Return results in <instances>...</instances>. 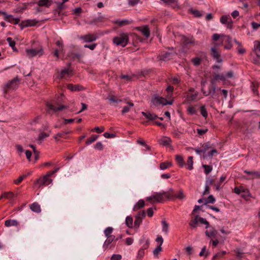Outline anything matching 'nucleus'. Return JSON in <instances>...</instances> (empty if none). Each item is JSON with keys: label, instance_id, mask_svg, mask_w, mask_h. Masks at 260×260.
I'll list each match as a JSON object with an SVG mask.
<instances>
[{"label": "nucleus", "instance_id": "f257e3e1", "mask_svg": "<svg viewBox=\"0 0 260 260\" xmlns=\"http://www.w3.org/2000/svg\"><path fill=\"white\" fill-rule=\"evenodd\" d=\"M140 120L144 124H147L149 121H151L157 125L165 127L166 122L170 120V115H163L160 117L157 115H143L140 118Z\"/></svg>", "mask_w": 260, "mask_h": 260}, {"label": "nucleus", "instance_id": "f03ea898", "mask_svg": "<svg viewBox=\"0 0 260 260\" xmlns=\"http://www.w3.org/2000/svg\"><path fill=\"white\" fill-rule=\"evenodd\" d=\"M64 95L61 94L58 96L57 101L54 102L53 104H47V109L49 112H58L61 111L63 109H66L67 106L60 105L59 103L63 102V98Z\"/></svg>", "mask_w": 260, "mask_h": 260}, {"label": "nucleus", "instance_id": "7ed1b4c3", "mask_svg": "<svg viewBox=\"0 0 260 260\" xmlns=\"http://www.w3.org/2000/svg\"><path fill=\"white\" fill-rule=\"evenodd\" d=\"M171 194L170 192H168V191L155 193L152 196L147 197V200L152 203L161 202L164 201L165 198L169 199V197H170Z\"/></svg>", "mask_w": 260, "mask_h": 260}, {"label": "nucleus", "instance_id": "20e7f679", "mask_svg": "<svg viewBox=\"0 0 260 260\" xmlns=\"http://www.w3.org/2000/svg\"><path fill=\"white\" fill-rule=\"evenodd\" d=\"M128 41V35L125 33L120 34L113 39L114 44L121 47H125L127 44Z\"/></svg>", "mask_w": 260, "mask_h": 260}, {"label": "nucleus", "instance_id": "39448f33", "mask_svg": "<svg viewBox=\"0 0 260 260\" xmlns=\"http://www.w3.org/2000/svg\"><path fill=\"white\" fill-rule=\"evenodd\" d=\"M199 223L205 224L206 229H209L211 227L210 226L209 222L206 219L200 217L199 215H196L194 218L190 221L189 225L191 229H193L197 227Z\"/></svg>", "mask_w": 260, "mask_h": 260}, {"label": "nucleus", "instance_id": "423d86ee", "mask_svg": "<svg viewBox=\"0 0 260 260\" xmlns=\"http://www.w3.org/2000/svg\"><path fill=\"white\" fill-rule=\"evenodd\" d=\"M27 55L29 57L35 56H41L44 54V49L43 47L39 44L36 47H31L30 49L26 50Z\"/></svg>", "mask_w": 260, "mask_h": 260}, {"label": "nucleus", "instance_id": "0eeeda50", "mask_svg": "<svg viewBox=\"0 0 260 260\" xmlns=\"http://www.w3.org/2000/svg\"><path fill=\"white\" fill-rule=\"evenodd\" d=\"M151 103L155 106H165L167 105H172L173 103V100H167L164 98L159 96L157 95H154L151 100Z\"/></svg>", "mask_w": 260, "mask_h": 260}, {"label": "nucleus", "instance_id": "6e6552de", "mask_svg": "<svg viewBox=\"0 0 260 260\" xmlns=\"http://www.w3.org/2000/svg\"><path fill=\"white\" fill-rule=\"evenodd\" d=\"M52 179L47 178V176H43L37 179L34 185V187L36 188H39L42 186H46L50 184L52 182Z\"/></svg>", "mask_w": 260, "mask_h": 260}, {"label": "nucleus", "instance_id": "1a4fd4ad", "mask_svg": "<svg viewBox=\"0 0 260 260\" xmlns=\"http://www.w3.org/2000/svg\"><path fill=\"white\" fill-rule=\"evenodd\" d=\"M106 238L107 239L103 245L104 250H107L114 248L115 246V242L118 240V238H116L115 236H110Z\"/></svg>", "mask_w": 260, "mask_h": 260}, {"label": "nucleus", "instance_id": "9d476101", "mask_svg": "<svg viewBox=\"0 0 260 260\" xmlns=\"http://www.w3.org/2000/svg\"><path fill=\"white\" fill-rule=\"evenodd\" d=\"M207 82L205 80H202L201 81L202 85V91L205 96L211 95L212 98H213L215 93V85H212V90H206V84Z\"/></svg>", "mask_w": 260, "mask_h": 260}, {"label": "nucleus", "instance_id": "9b49d317", "mask_svg": "<svg viewBox=\"0 0 260 260\" xmlns=\"http://www.w3.org/2000/svg\"><path fill=\"white\" fill-rule=\"evenodd\" d=\"M146 213L144 210L139 212L135 216L134 227L138 229L142 222L143 219L145 217Z\"/></svg>", "mask_w": 260, "mask_h": 260}, {"label": "nucleus", "instance_id": "f8f14e48", "mask_svg": "<svg viewBox=\"0 0 260 260\" xmlns=\"http://www.w3.org/2000/svg\"><path fill=\"white\" fill-rule=\"evenodd\" d=\"M168 192H170L171 194L170 197H169V200H173L175 198L182 200L185 198V195L184 194L183 191L182 189L180 190L178 193H175L174 190L172 188H170L168 190Z\"/></svg>", "mask_w": 260, "mask_h": 260}, {"label": "nucleus", "instance_id": "ddd939ff", "mask_svg": "<svg viewBox=\"0 0 260 260\" xmlns=\"http://www.w3.org/2000/svg\"><path fill=\"white\" fill-rule=\"evenodd\" d=\"M211 55L213 58L216 60L218 62H221L222 60L220 57V53L216 47H213L211 48Z\"/></svg>", "mask_w": 260, "mask_h": 260}, {"label": "nucleus", "instance_id": "4468645a", "mask_svg": "<svg viewBox=\"0 0 260 260\" xmlns=\"http://www.w3.org/2000/svg\"><path fill=\"white\" fill-rule=\"evenodd\" d=\"M79 38L83 40L85 42L89 43L95 41L98 38V37L95 34H88L84 36H81L79 37Z\"/></svg>", "mask_w": 260, "mask_h": 260}, {"label": "nucleus", "instance_id": "2eb2a0df", "mask_svg": "<svg viewBox=\"0 0 260 260\" xmlns=\"http://www.w3.org/2000/svg\"><path fill=\"white\" fill-rule=\"evenodd\" d=\"M172 140L171 139L166 136L162 137L161 138L158 140V143L164 146L169 147L172 148L171 145Z\"/></svg>", "mask_w": 260, "mask_h": 260}, {"label": "nucleus", "instance_id": "dca6fc26", "mask_svg": "<svg viewBox=\"0 0 260 260\" xmlns=\"http://www.w3.org/2000/svg\"><path fill=\"white\" fill-rule=\"evenodd\" d=\"M210 147L208 143H204L201 147L190 148L194 150L197 153L201 155L202 153L204 154Z\"/></svg>", "mask_w": 260, "mask_h": 260}, {"label": "nucleus", "instance_id": "f3484780", "mask_svg": "<svg viewBox=\"0 0 260 260\" xmlns=\"http://www.w3.org/2000/svg\"><path fill=\"white\" fill-rule=\"evenodd\" d=\"M217 233V231L213 227H211L205 231L206 236L212 240L216 238Z\"/></svg>", "mask_w": 260, "mask_h": 260}, {"label": "nucleus", "instance_id": "a211bd4d", "mask_svg": "<svg viewBox=\"0 0 260 260\" xmlns=\"http://www.w3.org/2000/svg\"><path fill=\"white\" fill-rule=\"evenodd\" d=\"M38 22L36 20H27L22 21L20 24L19 26L21 29H23L25 27L34 26Z\"/></svg>", "mask_w": 260, "mask_h": 260}, {"label": "nucleus", "instance_id": "6ab92c4d", "mask_svg": "<svg viewBox=\"0 0 260 260\" xmlns=\"http://www.w3.org/2000/svg\"><path fill=\"white\" fill-rule=\"evenodd\" d=\"M72 70L69 68H65L62 70L58 76L59 79H63L66 77H70L72 74Z\"/></svg>", "mask_w": 260, "mask_h": 260}, {"label": "nucleus", "instance_id": "aec40b11", "mask_svg": "<svg viewBox=\"0 0 260 260\" xmlns=\"http://www.w3.org/2000/svg\"><path fill=\"white\" fill-rule=\"evenodd\" d=\"M159 59L162 61H167L172 58V54L170 52H163L158 56Z\"/></svg>", "mask_w": 260, "mask_h": 260}, {"label": "nucleus", "instance_id": "412c9836", "mask_svg": "<svg viewBox=\"0 0 260 260\" xmlns=\"http://www.w3.org/2000/svg\"><path fill=\"white\" fill-rule=\"evenodd\" d=\"M190 91H193L192 93H188L187 95V100L188 101H194L198 99L199 93L198 92H194L192 89L189 90Z\"/></svg>", "mask_w": 260, "mask_h": 260}, {"label": "nucleus", "instance_id": "4be33fe9", "mask_svg": "<svg viewBox=\"0 0 260 260\" xmlns=\"http://www.w3.org/2000/svg\"><path fill=\"white\" fill-rule=\"evenodd\" d=\"M67 87L72 91H79L84 89V87L82 86L79 84L74 85L72 84H68L67 85Z\"/></svg>", "mask_w": 260, "mask_h": 260}, {"label": "nucleus", "instance_id": "5701e85b", "mask_svg": "<svg viewBox=\"0 0 260 260\" xmlns=\"http://www.w3.org/2000/svg\"><path fill=\"white\" fill-rule=\"evenodd\" d=\"M224 80L225 77L222 74L218 75L216 74L214 76L213 78L211 80V83L213 86L215 85V82L217 80Z\"/></svg>", "mask_w": 260, "mask_h": 260}, {"label": "nucleus", "instance_id": "b1692460", "mask_svg": "<svg viewBox=\"0 0 260 260\" xmlns=\"http://www.w3.org/2000/svg\"><path fill=\"white\" fill-rule=\"evenodd\" d=\"M16 85V78H14L13 79H12L11 81L8 82L6 85H5V88L7 89H14L15 86Z\"/></svg>", "mask_w": 260, "mask_h": 260}, {"label": "nucleus", "instance_id": "393cba45", "mask_svg": "<svg viewBox=\"0 0 260 260\" xmlns=\"http://www.w3.org/2000/svg\"><path fill=\"white\" fill-rule=\"evenodd\" d=\"M165 4L174 9L179 7L177 0H167L165 2Z\"/></svg>", "mask_w": 260, "mask_h": 260}, {"label": "nucleus", "instance_id": "a878e982", "mask_svg": "<svg viewBox=\"0 0 260 260\" xmlns=\"http://www.w3.org/2000/svg\"><path fill=\"white\" fill-rule=\"evenodd\" d=\"M145 205V202L143 200H140L136 204L133 208V210L136 211L144 207Z\"/></svg>", "mask_w": 260, "mask_h": 260}, {"label": "nucleus", "instance_id": "bb28decb", "mask_svg": "<svg viewBox=\"0 0 260 260\" xmlns=\"http://www.w3.org/2000/svg\"><path fill=\"white\" fill-rule=\"evenodd\" d=\"M181 41L182 43L186 45L189 44H194V41L192 38H189L184 36L182 37Z\"/></svg>", "mask_w": 260, "mask_h": 260}, {"label": "nucleus", "instance_id": "cd10ccee", "mask_svg": "<svg viewBox=\"0 0 260 260\" xmlns=\"http://www.w3.org/2000/svg\"><path fill=\"white\" fill-rule=\"evenodd\" d=\"M30 208L31 210L36 213H39L41 212V207L40 205L38 203H34L30 205Z\"/></svg>", "mask_w": 260, "mask_h": 260}, {"label": "nucleus", "instance_id": "c85d7f7f", "mask_svg": "<svg viewBox=\"0 0 260 260\" xmlns=\"http://www.w3.org/2000/svg\"><path fill=\"white\" fill-rule=\"evenodd\" d=\"M50 135L49 134H47L44 132L41 133L38 136L37 139V141L38 144H41L42 141H43L45 138L49 137Z\"/></svg>", "mask_w": 260, "mask_h": 260}, {"label": "nucleus", "instance_id": "c756f323", "mask_svg": "<svg viewBox=\"0 0 260 260\" xmlns=\"http://www.w3.org/2000/svg\"><path fill=\"white\" fill-rule=\"evenodd\" d=\"M172 166V163L171 161H165L159 165V168L161 170H165Z\"/></svg>", "mask_w": 260, "mask_h": 260}, {"label": "nucleus", "instance_id": "7c9ffc66", "mask_svg": "<svg viewBox=\"0 0 260 260\" xmlns=\"http://www.w3.org/2000/svg\"><path fill=\"white\" fill-rule=\"evenodd\" d=\"M140 30L142 34L146 38H148L150 36V30L148 26L145 25Z\"/></svg>", "mask_w": 260, "mask_h": 260}, {"label": "nucleus", "instance_id": "2f4dec72", "mask_svg": "<svg viewBox=\"0 0 260 260\" xmlns=\"http://www.w3.org/2000/svg\"><path fill=\"white\" fill-rule=\"evenodd\" d=\"M13 197V193L11 192H7L2 193L0 196V201L3 199H11Z\"/></svg>", "mask_w": 260, "mask_h": 260}, {"label": "nucleus", "instance_id": "473e14b6", "mask_svg": "<svg viewBox=\"0 0 260 260\" xmlns=\"http://www.w3.org/2000/svg\"><path fill=\"white\" fill-rule=\"evenodd\" d=\"M134 106L133 103L131 102H127L126 105L124 106L122 110V113H127L129 112V109Z\"/></svg>", "mask_w": 260, "mask_h": 260}, {"label": "nucleus", "instance_id": "72a5a7b5", "mask_svg": "<svg viewBox=\"0 0 260 260\" xmlns=\"http://www.w3.org/2000/svg\"><path fill=\"white\" fill-rule=\"evenodd\" d=\"M5 225L7 227H10L11 226H16V220L8 219L5 221Z\"/></svg>", "mask_w": 260, "mask_h": 260}, {"label": "nucleus", "instance_id": "f704fd0d", "mask_svg": "<svg viewBox=\"0 0 260 260\" xmlns=\"http://www.w3.org/2000/svg\"><path fill=\"white\" fill-rule=\"evenodd\" d=\"M51 4V2L49 0H40L38 2V5L40 6H45L49 7Z\"/></svg>", "mask_w": 260, "mask_h": 260}, {"label": "nucleus", "instance_id": "c9c22d12", "mask_svg": "<svg viewBox=\"0 0 260 260\" xmlns=\"http://www.w3.org/2000/svg\"><path fill=\"white\" fill-rule=\"evenodd\" d=\"M113 231V229L112 227H108L104 230V234L106 237H109L110 236H115L114 235H112V233Z\"/></svg>", "mask_w": 260, "mask_h": 260}, {"label": "nucleus", "instance_id": "e433bc0d", "mask_svg": "<svg viewBox=\"0 0 260 260\" xmlns=\"http://www.w3.org/2000/svg\"><path fill=\"white\" fill-rule=\"evenodd\" d=\"M125 223L128 228H132L133 224V217L131 216H127L125 219Z\"/></svg>", "mask_w": 260, "mask_h": 260}, {"label": "nucleus", "instance_id": "4c0bfd02", "mask_svg": "<svg viewBox=\"0 0 260 260\" xmlns=\"http://www.w3.org/2000/svg\"><path fill=\"white\" fill-rule=\"evenodd\" d=\"M176 160L180 167H182L184 165V161L182 156L177 155L176 156Z\"/></svg>", "mask_w": 260, "mask_h": 260}, {"label": "nucleus", "instance_id": "58836bf2", "mask_svg": "<svg viewBox=\"0 0 260 260\" xmlns=\"http://www.w3.org/2000/svg\"><path fill=\"white\" fill-rule=\"evenodd\" d=\"M99 136L98 135H92L91 137H90L89 138L87 139V140L86 141V145H89L92 143H93L94 141H96V140L98 139Z\"/></svg>", "mask_w": 260, "mask_h": 260}, {"label": "nucleus", "instance_id": "ea45409f", "mask_svg": "<svg viewBox=\"0 0 260 260\" xmlns=\"http://www.w3.org/2000/svg\"><path fill=\"white\" fill-rule=\"evenodd\" d=\"M187 111L190 114H193L198 112V106H190L187 108Z\"/></svg>", "mask_w": 260, "mask_h": 260}, {"label": "nucleus", "instance_id": "a19ab883", "mask_svg": "<svg viewBox=\"0 0 260 260\" xmlns=\"http://www.w3.org/2000/svg\"><path fill=\"white\" fill-rule=\"evenodd\" d=\"M189 11L196 17H201L202 16V14L198 10L190 9Z\"/></svg>", "mask_w": 260, "mask_h": 260}, {"label": "nucleus", "instance_id": "79ce46f5", "mask_svg": "<svg viewBox=\"0 0 260 260\" xmlns=\"http://www.w3.org/2000/svg\"><path fill=\"white\" fill-rule=\"evenodd\" d=\"M254 51L257 56H260V42L256 41L254 42Z\"/></svg>", "mask_w": 260, "mask_h": 260}, {"label": "nucleus", "instance_id": "37998d69", "mask_svg": "<svg viewBox=\"0 0 260 260\" xmlns=\"http://www.w3.org/2000/svg\"><path fill=\"white\" fill-rule=\"evenodd\" d=\"M193 157L192 156H189L187 160V166H188V169L189 170H191L193 169Z\"/></svg>", "mask_w": 260, "mask_h": 260}, {"label": "nucleus", "instance_id": "c03bdc74", "mask_svg": "<svg viewBox=\"0 0 260 260\" xmlns=\"http://www.w3.org/2000/svg\"><path fill=\"white\" fill-rule=\"evenodd\" d=\"M162 225V231L165 232L166 234L168 233L169 224L165 220H163L161 222Z\"/></svg>", "mask_w": 260, "mask_h": 260}, {"label": "nucleus", "instance_id": "a18cd8bd", "mask_svg": "<svg viewBox=\"0 0 260 260\" xmlns=\"http://www.w3.org/2000/svg\"><path fill=\"white\" fill-rule=\"evenodd\" d=\"M217 153V151L215 149H213L212 150H211L210 151H209V152H208V153L207 154L204 155L203 157L204 158H207V157L212 158L213 157V155L215 153Z\"/></svg>", "mask_w": 260, "mask_h": 260}, {"label": "nucleus", "instance_id": "49530a36", "mask_svg": "<svg viewBox=\"0 0 260 260\" xmlns=\"http://www.w3.org/2000/svg\"><path fill=\"white\" fill-rule=\"evenodd\" d=\"M7 41L8 42L9 45L14 50H16L15 48V42L12 40L10 37H8L7 39Z\"/></svg>", "mask_w": 260, "mask_h": 260}, {"label": "nucleus", "instance_id": "de8ad7c7", "mask_svg": "<svg viewBox=\"0 0 260 260\" xmlns=\"http://www.w3.org/2000/svg\"><path fill=\"white\" fill-rule=\"evenodd\" d=\"M202 167L204 168L205 173L207 175L209 174L212 170V167L209 165H203Z\"/></svg>", "mask_w": 260, "mask_h": 260}, {"label": "nucleus", "instance_id": "09e8293b", "mask_svg": "<svg viewBox=\"0 0 260 260\" xmlns=\"http://www.w3.org/2000/svg\"><path fill=\"white\" fill-rule=\"evenodd\" d=\"M68 134V132H62L57 133L54 137V138L56 141H58V138H62L65 135Z\"/></svg>", "mask_w": 260, "mask_h": 260}, {"label": "nucleus", "instance_id": "8fccbe9b", "mask_svg": "<svg viewBox=\"0 0 260 260\" xmlns=\"http://www.w3.org/2000/svg\"><path fill=\"white\" fill-rule=\"evenodd\" d=\"M191 61L194 66H198L200 64L201 59L199 57L193 58L191 59Z\"/></svg>", "mask_w": 260, "mask_h": 260}, {"label": "nucleus", "instance_id": "3c124183", "mask_svg": "<svg viewBox=\"0 0 260 260\" xmlns=\"http://www.w3.org/2000/svg\"><path fill=\"white\" fill-rule=\"evenodd\" d=\"M215 201V199L212 195H210L208 198L207 199L205 202V204L208 203H214Z\"/></svg>", "mask_w": 260, "mask_h": 260}, {"label": "nucleus", "instance_id": "603ef678", "mask_svg": "<svg viewBox=\"0 0 260 260\" xmlns=\"http://www.w3.org/2000/svg\"><path fill=\"white\" fill-rule=\"evenodd\" d=\"M231 18L230 17H227L226 16H223L220 18V22L223 24H226L228 21H229Z\"/></svg>", "mask_w": 260, "mask_h": 260}, {"label": "nucleus", "instance_id": "864d4df0", "mask_svg": "<svg viewBox=\"0 0 260 260\" xmlns=\"http://www.w3.org/2000/svg\"><path fill=\"white\" fill-rule=\"evenodd\" d=\"M162 250L161 246L158 245L153 250V253L154 255L157 256L158 253Z\"/></svg>", "mask_w": 260, "mask_h": 260}, {"label": "nucleus", "instance_id": "5fc2aeb1", "mask_svg": "<svg viewBox=\"0 0 260 260\" xmlns=\"http://www.w3.org/2000/svg\"><path fill=\"white\" fill-rule=\"evenodd\" d=\"M174 90V87L171 85H169L166 88V91L168 92V97H171L172 95V92Z\"/></svg>", "mask_w": 260, "mask_h": 260}, {"label": "nucleus", "instance_id": "6e6d98bb", "mask_svg": "<svg viewBox=\"0 0 260 260\" xmlns=\"http://www.w3.org/2000/svg\"><path fill=\"white\" fill-rule=\"evenodd\" d=\"M3 15L4 16V19L6 21L11 22L12 19H13V16L11 15H7L6 13L3 12Z\"/></svg>", "mask_w": 260, "mask_h": 260}, {"label": "nucleus", "instance_id": "4d7b16f0", "mask_svg": "<svg viewBox=\"0 0 260 260\" xmlns=\"http://www.w3.org/2000/svg\"><path fill=\"white\" fill-rule=\"evenodd\" d=\"M30 174V173H28L26 174H23L22 175H21L19 176V177L18 178H17V184H19L21 182V181L24 179H25V178H26L28 175H29Z\"/></svg>", "mask_w": 260, "mask_h": 260}, {"label": "nucleus", "instance_id": "13d9d810", "mask_svg": "<svg viewBox=\"0 0 260 260\" xmlns=\"http://www.w3.org/2000/svg\"><path fill=\"white\" fill-rule=\"evenodd\" d=\"M140 2V0H129L128 2V4L132 7H134L135 5L138 4Z\"/></svg>", "mask_w": 260, "mask_h": 260}, {"label": "nucleus", "instance_id": "bf43d9fd", "mask_svg": "<svg viewBox=\"0 0 260 260\" xmlns=\"http://www.w3.org/2000/svg\"><path fill=\"white\" fill-rule=\"evenodd\" d=\"M198 112H201V114H207V111L205 108V106H198Z\"/></svg>", "mask_w": 260, "mask_h": 260}, {"label": "nucleus", "instance_id": "052dcab7", "mask_svg": "<svg viewBox=\"0 0 260 260\" xmlns=\"http://www.w3.org/2000/svg\"><path fill=\"white\" fill-rule=\"evenodd\" d=\"M94 148L96 149L102 150L103 149V145L101 142H99L96 143L95 145L94 146Z\"/></svg>", "mask_w": 260, "mask_h": 260}, {"label": "nucleus", "instance_id": "680f3d73", "mask_svg": "<svg viewBox=\"0 0 260 260\" xmlns=\"http://www.w3.org/2000/svg\"><path fill=\"white\" fill-rule=\"evenodd\" d=\"M122 258V256L120 254H113L111 257V260H120Z\"/></svg>", "mask_w": 260, "mask_h": 260}, {"label": "nucleus", "instance_id": "e2e57ef3", "mask_svg": "<svg viewBox=\"0 0 260 260\" xmlns=\"http://www.w3.org/2000/svg\"><path fill=\"white\" fill-rule=\"evenodd\" d=\"M105 130V128L104 126H101L100 127H95L92 130V132L95 131L98 133H101L104 132Z\"/></svg>", "mask_w": 260, "mask_h": 260}, {"label": "nucleus", "instance_id": "0e129e2a", "mask_svg": "<svg viewBox=\"0 0 260 260\" xmlns=\"http://www.w3.org/2000/svg\"><path fill=\"white\" fill-rule=\"evenodd\" d=\"M71 56L73 59L80 60L82 55L79 53H72Z\"/></svg>", "mask_w": 260, "mask_h": 260}, {"label": "nucleus", "instance_id": "69168bd1", "mask_svg": "<svg viewBox=\"0 0 260 260\" xmlns=\"http://www.w3.org/2000/svg\"><path fill=\"white\" fill-rule=\"evenodd\" d=\"M109 101L113 103H117L121 101L120 100L114 96L109 98Z\"/></svg>", "mask_w": 260, "mask_h": 260}, {"label": "nucleus", "instance_id": "338daca9", "mask_svg": "<svg viewBox=\"0 0 260 260\" xmlns=\"http://www.w3.org/2000/svg\"><path fill=\"white\" fill-rule=\"evenodd\" d=\"M26 8V6L25 4H19V6L17 7V11H23Z\"/></svg>", "mask_w": 260, "mask_h": 260}, {"label": "nucleus", "instance_id": "774afa93", "mask_svg": "<svg viewBox=\"0 0 260 260\" xmlns=\"http://www.w3.org/2000/svg\"><path fill=\"white\" fill-rule=\"evenodd\" d=\"M253 176L249 179L260 178V173L257 171H253Z\"/></svg>", "mask_w": 260, "mask_h": 260}]
</instances>
